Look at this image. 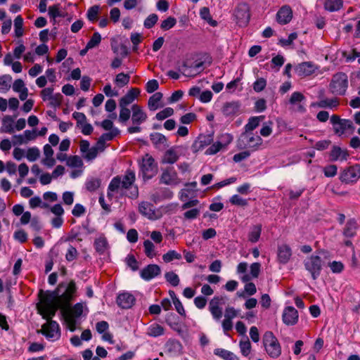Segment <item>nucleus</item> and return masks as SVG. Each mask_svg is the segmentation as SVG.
Returning a JSON list of instances; mask_svg holds the SVG:
<instances>
[{"label":"nucleus","mask_w":360,"mask_h":360,"mask_svg":"<svg viewBox=\"0 0 360 360\" xmlns=\"http://www.w3.org/2000/svg\"><path fill=\"white\" fill-rule=\"evenodd\" d=\"M63 283H60L58 288L53 291L41 290L39 296L40 302L37 304V309L39 314L44 319L49 320L53 317L58 309H61L63 311H66L62 306L59 294L61 292Z\"/></svg>","instance_id":"obj_1"},{"label":"nucleus","mask_w":360,"mask_h":360,"mask_svg":"<svg viewBox=\"0 0 360 360\" xmlns=\"http://www.w3.org/2000/svg\"><path fill=\"white\" fill-rule=\"evenodd\" d=\"M135 180V173L129 169L123 176H116L112 178L108 186V190L109 191H117L120 188L129 190V193L127 195L131 199H136L139 196V189L134 185Z\"/></svg>","instance_id":"obj_2"},{"label":"nucleus","mask_w":360,"mask_h":360,"mask_svg":"<svg viewBox=\"0 0 360 360\" xmlns=\"http://www.w3.org/2000/svg\"><path fill=\"white\" fill-rule=\"evenodd\" d=\"M262 139L252 132H243L238 139L237 146L240 149H249L251 152L257 151L262 145Z\"/></svg>","instance_id":"obj_3"},{"label":"nucleus","mask_w":360,"mask_h":360,"mask_svg":"<svg viewBox=\"0 0 360 360\" xmlns=\"http://www.w3.org/2000/svg\"><path fill=\"white\" fill-rule=\"evenodd\" d=\"M348 87L347 75L342 72L333 75L329 84V91L335 96H344Z\"/></svg>","instance_id":"obj_4"},{"label":"nucleus","mask_w":360,"mask_h":360,"mask_svg":"<svg viewBox=\"0 0 360 360\" xmlns=\"http://www.w3.org/2000/svg\"><path fill=\"white\" fill-rule=\"evenodd\" d=\"M262 342L267 354L273 359L279 357L281 354V345L271 331H266L263 335Z\"/></svg>","instance_id":"obj_5"},{"label":"nucleus","mask_w":360,"mask_h":360,"mask_svg":"<svg viewBox=\"0 0 360 360\" xmlns=\"http://www.w3.org/2000/svg\"><path fill=\"white\" fill-rule=\"evenodd\" d=\"M131 122L134 126L128 127L127 131L129 134L140 132L141 128L139 125L146 121L148 118L147 114L143 111L142 108L137 104H134L131 106Z\"/></svg>","instance_id":"obj_6"},{"label":"nucleus","mask_w":360,"mask_h":360,"mask_svg":"<svg viewBox=\"0 0 360 360\" xmlns=\"http://www.w3.org/2000/svg\"><path fill=\"white\" fill-rule=\"evenodd\" d=\"M139 166L143 178L145 180L152 179L158 173V164L155 162V159L148 153H146L143 157Z\"/></svg>","instance_id":"obj_7"},{"label":"nucleus","mask_w":360,"mask_h":360,"mask_svg":"<svg viewBox=\"0 0 360 360\" xmlns=\"http://www.w3.org/2000/svg\"><path fill=\"white\" fill-rule=\"evenodd\" d=\"M304 265L308 271L313 280H316L321 274L323 262L319 255H311L304 261Z\"/></svg>","instance_id":"obj_8"},{"label":"nucleus","mask_w":360,"mask_h":360,"mask_svg":"<svg viewBox=\"0 0 360 360\" xmlns=\"http://www.w3.org/2000/svg\"><path fill=\"white\" fill-rule=\"evenodd\" d=\"M330 122L335 134L338 136L342 135L347 129H351L353 131L355 129L352 120L341 119L337 115H333L330 117Z\"/></svg>","instance_id":"obj_9"},{"label":"nucleus","mask_w":360,"mask_h":360,"mask_svg":"<svg viewBox=\"0 0 360 360\" xmlns=\"http://www.w3.org/2000/svg\"><path fill=\"white\" fill-rule=\"evenodd\" d=\"M234 17L236 23L240 27H245L248 25L250 19V7L247 3H240L237 5L234 10Z\"/></svg>","instance_id":"obj_10"},{"label":"nucleus","mask_w":360,"mask_h":360,"mask_svg":"<svg viewBox=\"0 0 360 360\" xmlns=\"http://www.w3.org/2000/svg\"><path fill=\"white\" fill-rule=\"evenodd\" d=\"M64 284L63 288H65V291L60 295V300L62 302V306L65 309V310H68L70 307V302L73 299L74 295L77 291V287L75 282L74 281H71L68 285L63 283Z\"/></svg>","instance_id":"obj_11"},{"label":"nucleus","mask_w":360,"mask_h":360,"mask_svg":"<svg viewBox=\"0 0 360 360\" xmlns=\"http://www.w3.org/2000/svg\"><path fill=\"white\" fill-rule=\"evenodd\" d=\"M41 333L49 340H55L60 338V331L58 323L51 319L47 320L41 328Z\"/></svg>","instance_id":"obj_12"},{"label":"nucleus","mask_w":360,"mask_h":360,"mask_svg":"<svg viewBox=\"0 0 360 360\" xmlns=\"http://www.w3.org/2000/svg\"><path fill=\"white\" fill-rule=\"evenodd\" d=\"M181 182L177 172L173 167H169L162 170L160 178V183L168 186H176Z\"/></svg>","instance_id":"obj_13"},{"label":"nucleus","mask_w":360,"mask_h":360,"mask_svg":"<svg viewBox=\"0 0 360 360\" xmlns=\"http://www.w3.org/2000/svg\"><path fill=\"white\" fill-rule=\"evenodd\" d=\"M360 178V165H355L345 169L340 176L342 182L349 184L356 182Z\"/></svg>","instance_id":"obj_14"},{"label":"nucleus","mask_w":360,"mask_h":360,"mask_svg":"<svg viewBox=\"0 0 360 360\" xmlns=\"http://www.w3.org/2000/svg\"><path fill=\"white\" fill-rule=\"evenodd\" d=\"M213 141L212 134H200L191 146L193 153H197Z\"/></svg>","instance_id":"obj_15"},{"label":"nucleus","mask_w":360,"mask_h":360,"mask_svg":"<svg viewBox=\"0 0 360 360\" xmlns=\"http://www.w3.org/2000/svg\"><path fill=\"white\" fill-rule=\"evenodd\" d=\"M222 300V297H214L210 300L209 304V310L216 321H219L223 315L222 309L219 307L220 304L224 303Z\"/></svg>","instance_id":"obj_16"},{"label":"nucleus","mask_w":360,"mask_h":360,"mask_svg":"<svg viewBox=\"0 0 360 360\" xmlns=\"http://www.w3.org/2000/svg\"><path fill=\"white\" fill-rule=\"evenodd\" d=\"M282 319L287 326H294L298 321V312L293 307H287L284 309Z\"/></svg>","instance_id":"obj_17"},{"label":"nucleus","mask_w":360,"mask_h":360,"mask_svg":"<svg viewBox=\"0 0 360 360\" xmlns=\"http://www.w3.org/2000/svg\"><path fill=\"white\" fill-rule=\"evenodd\" d=\"M292 18V11L290 6H283L276 13V20L281 25H286Z\"/></svg>","instance_id":"obj_18"},{"label":"nucleus","mask_w":360,"mask_h":360,"mask_svg":"<svg viewBox=\"0 0 360 360\" xmlns=\"http://www.w3.org/2000/svg\"><path fill=\"white\" fill-rule=\"evenodd\" d=\"M240 103L239 101L226 102L224 104L221 111L224 116L234 117L240 114Z\"/></svg>","instance_id":"obj_19"},{"label":"nucleus","mask_w":360,"mask_h":360,"mask_svg":"<svg viewBox=\"0 0 360 360\" xmlns=\"http://www.w3.org/2000/svg\"><path fill=\"white\" fill-rule=\"evenodd\" d=\"M221 138L224 139L225 143H223L221 141L214 142L206 150L205 153L206 155H214L229 145L233 140V137L229 134L223 135Z\"/></svg>","instance_id":"obj_20"},{"label":"nucleus","mask_w":360,"mask_h":360,"mask_svg":"<svg viewBox=\"0 0 360 360\" xmlns=\"http://www.w3.org/2000/svg\"><path fill=\"white\" fill-rule=\"evenodd\" d=\"M134 296L129 292H122L117 295L116 302L122 309H129L135 303Z\"/></svg>","instance_id":"obj_21"},{"label":"nucleus","mask_w":360,"mask_h":360,"mask_svg":"<svg viewBox=\"0 0 360 360\" xmlns=\"http://www.w3.org/2000/svg\"><path fill=\"white\" fill-rule=\"evenodd\" d=\"M161 273L160 267L158 264H148L140 272L141 277L145 281H150Z\"/></svg>","instance_id":"obj_22"},{"label":"nucleus","mask_w":360,"mask_h":360,"mask_svg":"<svg viewBox=\"0 0 360 360\" xmlns=\"http://www.w3.org/2000/svg\"><path fill=\"white\" fill-rule=\"evenodd\" d=\"M316 69V67L312 62H303L295 67V71L298 76L307 77L313 74Z\"/></svg>","instance_id":"obj_23"},{"label":"nucleus","mask_w":360,"mask_h":360,"mask_svg":"<svg viewBox=\"0 0 360 360\" xmlns=\"http://www.w3.org/2000/svg\"><path fill=\"white\" fill-rule=\"evenodd\" d=\"M349 153L347 149H342L340 146H333L329 154L330 161L347 160Z\"/></svg>","instance_id":"obj_24"},{"label":"nucleus","mask_w":360,"mask_h":360,"mask_svg":"<svg viewBox=\"0 0 360 360\" xmlns=\"http://www.w3.org/2000/svg\"><path fill=\"white\" fill-rule=\"evenodd\" d=\"M150 139L154 146L158 149L163 150L169 146L167 139L160 133H151L150 134Z\"/></svg>","instance_id":"obj_25"},{"label":"nucleus","mask_w":360,"mask_h":360,"mask_svg":"<svg viewBox=\"0 0 360 360\" xmlns=\"http://www.w3.org/2000/svg\"><path fill=\"white\" fill-rule=\"evenodd\" d=\"M139 211L142 215L146 217L149 219H157L153 209V205L150 202L145 201L141 202L139 205Z\"/></svg>","instance_id":"obj_26"},{"label":"nucleus","mask_w":360,"mask_h":360,"mask_svg":"<svg viewBox=\"0 0 360 360\" xmlns=\"http://www.w3.org/2000/svg\"><path fill=\"white\" fill-rule=\"evenodd\" d=\"M292 256L291 248L288 245H281L278 248V259L281 264H286Z\"/></svg>","instance_id":"obj_27"},{"label":"nucleus","mask_w":360,"mask_h":360,"mask_svg":"<svg viewBox=\"0 0 360 360\" xmlns=\"http://www.w3.org/2000/svg\"><path fill=\"white\" fill-rule=\"evenodd\" d=\"M324 8L330 12L339 11L343 6L342 0H322Z\"/></svg>","instance_id":"obj_28"},{"label":"nucleus","mask_w":360,"mask_h":360,"mask_svg":"<svg viewBox=\"0 0 360 360\" xmlns=\"http://www.w3.org/2000/svg\"><path fill=\"white\" fill-rule=\"evenodd\" d=\"M356 221L354 219H349L344 229L343 235L347 238H352L356 235Z\"/></svg>","instance_id":"obj_29"},{"label":"nucleus","mask_w":360,"mask_h":360,"mask_svg":"<svg viewBox=\"0 0 360 360\" xmlns=\"http://www.w3.org/2000/svg\"><path fill=\"white\" fill-rule=\"evenodd\" d=\"M13 118L10 115H6L2 120V127L0 128L1 133L13 134L14 129L13 127Z\"/></svg>","instance_id":"obj_30"},{"label":"nucleus","mask_w":360,"mask_h":360,"mask_svg":"<svg viewBox=\"0 0 360 360\" xmlns=\"http://www.w3.org/2000/svg\"><path fill=\"white\" fill-rule=\"evenodd\" d=\"M179 159V155L173 148L167 150L162 159V164H174Z\"/></svg>","instance_id":"obj_31"},{"label":"nucleus","mask_w":360,"mask_h":360,"mask_svg":"<svg viewBox=\"0 0 360 360\" xmlns=\"http://www.w3.org/2000/svg\"><path fill=\"white\" fill-rule=\"evenodd\" d=\"M262 233V225L257 224L251 227L248 233V240L251 243H256L259 240Z\"/></svg>","instance_id":"obj_32"},{"label":"nucleus","mask_w":360,"mask_h":360,"mask_svg":"<svg viewBox=\"0 0 360 360\" xmlns=\"http://www.w3.org/2000/svg\"><path fill=\"white\" fill-rule=\"evenodd\" d=\"M339 105V99L337 98H326L319 101L316 105L321 108H333L338 107Z\"/></svg>","instance_id":"obj_33"},{"label":"nucleus","mask_w":360,"mask_h":360,"mask_svg":"<svg viewBox=\"0 0 360 360\" xmlns=\"http://www.w3.org/2000/svg\"><path fill=\"white\" fill-rule=\"evenodd\" d=\"M214 354L220 356L224 360H238V356L233 352L221 348H217L214 350Z\"/></svg>","instance_id":"obj_34"},{"label":"nucleus","mask_w":360,"mask_h":360,"mask_svg":"<svg viewBox=\"0 0 360 360\" xmlns=\"http://www.w3.org/2000/svg\"><path fill=\"white\" fill-rule=\"evenodd\" d=\"M101 184V179L96 177H90L85 182V187L89 192H94L97 190Z\"/></svg>","instance_id":"obj_35"},{"label":"nucleus","mask_w":360,"mask_h":360,"mask_svg":"<svg viewBox=\"0 0 360 360\" xmlns=\"http://www.w3.org/2000/svg\"><path fill=\"white\" fill-rule=\"evenodd\" d=\"M108 243L107 239L105 237H100L98 238L95 239L94 240V247L98 253L100 255H103L107 248Z\"/></svg>","instance_id":"obj_36"},{"label":"nucleus","mask_w":360,"mask_h":360,"mask_svg":"<svg viewBox=\"0 0 360 360\" xmlns=\"http://www.w3.org/2000/svg\"><path fill=\"white\" fill-rule=\"evenodd\" d=\"M263 116L252 117L248 120V122L245 126V132H252L259 124Z\"/></svg>","instance_id":"obj_37"},{"label":"nucleus","mask_w":360,"mask_h":360,"mask_svg":"<svg viewBox=\"0 0 360 360\" xmlns=\"http://www.w3.org/2000/svg\"><path fill=\"white\" fill-rule=\"evenodd\" d=\"M162 98V94L157 92L151 96L148 101V105L150 110H155L158 108V103L161 101Z\"/></svg>","instance_id":"obj_38"},{"label":"nucleus","mask_w":360,"mask_h":360,"mask_svg":"<svg viewBox=\"0 0 360 360\" xmlns=\"http://www.w3.org/2000/svg\"><path fill=\"white\" fill-rule=\"evenodd\" d=\"M200 15L202 19L205 20L212 27H216L217 25V22L212 19L210 9L207 7H202L200 11Z\"/></svg>","instance_id":"obj_39"},{"label":"nucleus","mask_w":360,"mask_h":360,"mask_svg":"<svg viewBox=\"0 0 360 360\" xmlns=\"http://www.w3.org/2000/svg\"><path fill=\"white\" fill-rule=\"evenodd\" d=\"M163 333L164 328L158 323H153L148 328L147 334L151 337H158L163 335Z\"/></svg>","instance_id":"obj_40"},{"label":"nucleus","mask_w":360,"mask_h":360,"mask_svg":"<svg viewBox=\"0 0 360 360\" xmlns=\"http://www.w3.org/2000/svg\"><path fill=\"white\" fill-rule=\"evenodd\" d=\"M130 75L124 72L119 73L116 75L115 83L120 87H122L129 84Z\"/></svg>","instance_id":"obj_41"},{"label":"nucleus","mask_w":360,"mask_h":360,"mask_svg":"<svg viewBox=\"0 0 360 360\" xmlns=\"http://www.w3.org/2000/svg\"><path fill=\"white\" fill-rule=\"evenodd\" d=\"M23 18L21 15H18L14 20L15 34L17 37H20L23 34Z\"/></svg>","instance_id":"obj_42"},{"label":"nucleus","mask_w":360,"mask_h":360,"mask_svg":"<svg viewBox=\"0 0 360 360\" xmlns=\"http://www.w3.org/2000/svg\"><path fill=\"white\" fill-rule=\"evenodd\" d=\"M120 115L118 120L122 124H125L130 118L131 110L127 107L119 106Z\"/></svg>","instance_id":"obj_43"},{"label":"nucleus","mask_w":360,"mask_h":360,"mask_svg":"<svg viewBox=\"0 0 360 360\" xmlns=\"http://www.w3.org/2000/svg\"><path fill=\"white\" fill-rule=\"evenodd\" d=\"M12 77L9 75H4L0 77V90L7 91L11 88Z\"/></svg>","instance_id":"obj_44"},{"label":"nucleus","mask_w":360,"mask_h":360,"mask_svg":"<svg viewBox=\"0 0 360 360\" xmlns=\"http://www.w3.org/2000/svg\"><path fill=\"white\" fill-rule=\"evenodd\" d=\"M239 346L242 354L245 356H248L251 351V343L248 337L245 340L240 341Z\"/></svg>","instance_id":"obj_45"},{"label":"nucleus","mask_w":360,"mask_h":360,"mask_svg":"<svg viewBox=\"0 0 360 360\" xmlns=\"http://www.w3.org/2000/svg\"><path fill=\"white\" fill-rule=\"evenodd\" d=\"M181 258V254L175 250H169L162 256V259L165 262H170L174 259H180Z\"/></svg>","instance_id":"obj_46"},{"label":"nucleus","mask_w":360,"mask_h":360,"mask_svg":"<svg viewBox=\"0 0 360 360\" xmlns=\"http://www.w3.org/2000/svg\"><path fill=\"white\" fill-rule=\"evenodd\" d=\"M67 165L71 167H81L83 162L78 155H72L68 158Z\"/></svg>","instance_id":"obj_47"},{"label":"nucleus","mask_w":360,"mask_h":360,"mask_svg":"<svg viewBox=\"0 0 360 360\" xmlns=\"http://www.w3.org/2000/svg\"><path fill=\"white\" fill-rule=\"evenodd\" d=\"M101 41V36L98 32H94L90 40L87 42V49H93L98 46Z\"/></svg>","instance_id":"obj_48"},{"label":"nucleus","mask_w":360,"mask_h":360,"mask_svg":"<svg viewBox=\"0 0 360 360\" xmlns=\"http://www.w3.org/2000/svg\"><path fill=\"white\" fill-rule=\"evenodd\" d=\"M39 155L40 152L37 147L30 148L26 153V158L30 162H34L37 160Z\"/></svg>","instance_id":"obj_49"},{"label":"nucleus","mask_w":360,"mask_h":360,"mask_svg":"<svg viewBox=\"0 0 360 360\" xmlns=\"http://www.w3.org/2000/svg\"><path fill=\"white\" fill-rule=\"evenodd\" d=\"M165 277L166 281L172 286H177L179 283V278L178 275L173 271L167 272Z\"/></svg>","instance_id":"obj_50"},{"label":"nucleus","mask_w":360,"mask_h":360,"mask_svg":"<svg viewBox=\"0 0 360 360\" xmlns=\"http://www.w3.org/2000/svg\"><path fill=\"white\" fill-rule=\"evenodd\" d=\"M99 8L98 5L93 6L89 8L86 15L89 21L94 22L97 19Z\"/></svg>","instance_id":"obj_51"},{"label":"nucleus","mask_w":360,"mask_h":360,"mask_svg":"<svg viewBox=\"0 0 360 360\" xmlns=\"http://www.w3.org/2000/svg\"><path fill=\"white\" fill-rule=\"evenodd\" d=\"M229 201L232 205L241 207H246L248 205V200L246 199L241 198L240 195L237 194L233 195L230 198Z\"/></svg>","instance_id":"obj_52"},{"label":"nucleus","mask_w":360,"mask_h":360,"mask_svg":"<svg viewBox=\"0 0 360 360\" xmlns=\"http://www.w3.org/2000/svg\"><path fill=\"white\" fill-rule=\"evenodd\" d=\"M174 114L173 108L167 107L164 110L158 112L155 115V118L158 120H163L168 117L172 116Z\"/></svg>","instance_id":"obj_53"},{"label":"nucleus","mask_w":360,"mask_h":360,"mask_svg":"<svg viewBox=\"0 0 360 360\" xmlns=\"http://www.w3.org/2000/svg\"><path fill=\"white\" fill-rule=\"evenodd\" d=\"M176 23L175 18L169 16L161 23L160 27L163 30H168L172 28Z\"/></svg>","instance_id":"obj_54"},{"label":"nucleus","mask_w":360,"mask_h":360,"mask_svg":"<svg viewBox=\"0 0 360 360\" xmlns=\"http://www.w3.org/2000/svg\"><path fill=\"white\" fill-rule=\"evenodd\" d=\"M144 252L147 257L152 258L154 257L155 254L153 253L155 246L153 243L149 240H146L143 242Z\"/></svg>","instance_id":"obj_55"},{"label":"nucleus","mask_w":360,"mask_h":360,"mask_svg":"<svg viewBox=\"0 0 360 360\" xmlns=\"http://www.w3.org/2000/svg\"><path fill=\"white\" fill-rule=\"evenodd\" d=\"M158 16L155 13L150 14L144 20L143 25L146 28H152L158 22Z\"/></svg>","instance_id":"obj_56"},{"label":"nucleus","mask_w":360,"mask_h":360,"mask_svg":"<svg viewBox=\"0 0 360 360\" xmlns=\"http://www.w3.org/2000/svg\"><path fill=\"white\" fill-rule=\"evenodd\" d=\"M305 100V96L299 91L293 92L289 99V103L291 105H296Z\"/></svg>","instance_id":"obj_57"},{"label":"nucleus","mask_w":360,"mask_h":360,"mask_svg":"<svg viewBox=\"0 0 360 360\" xmlns=\"http://www.w3.org/2000/svg\"><path fill=\"white\" fill-rule=\"evenodd\" d=\"M78 252L72 245H70L65 255V259L68 262H72L77 259Z\"/></svg>","instance_id":"obj_58"},{"label":"nucleus","mask_w":360,"mask_h":360,"mask_svg":"<svg viewBox=\"0 0 360 360\" xmlns=\"http://www.w3.org/2000/svg\"><path fill=\"white\" fill-rule=\"evenodd\" d=\"M266 86V81L264 78L257 79L253 84V89L256 92H260L263 91Z\"/></svg>","instance_id":"obj_59"},{"label":"nucleus","mask_w":360,"mask_h":360,"mask_svg":"<svg viewBox=\"0 0 360 360\" xmlns=\"http://www.w3.org/2000/svg\"><path fill=\"white\" fill-rule=\"evenodd\" d=\"M126 262L129 267L134 271L139 269L138 262L133 255H129L126 258Z\"/></svg>","instance_id":"obj_60"},{"label":"nucleus","mask_w":360,"mask_h":360,"mask_svg":"<svg viewBox=\"0 0 360 360\" xmlns=\"http://www.w3.org/2000/svg\"><path fill=\"white\" fill-rule=\"evenodd\" d=\"M328 266L334 274H340L344 269V264L341 262L333 261V262H329Z\"/></svg>","instance_id":"obj_61"},{"label":"nucleus","mask_w":360,"mask_h":360,"mask_svg":"<svg viewBox=\"0 0 360 360\" xmlns=\"http://www.w3.org/2000/svg\"><path fill=\"white\" fill-rule=\"evenodd\" d=\"M342 56L345 58L346 60L349 62L354 60L356 58L360 57V52L354 49L349 53L344 51L342 53Z\"/></svg>","instance_id":"obj_62"},{"label":"nucleus","mask_w":360,"mask_h":360,"mask_svg":"<svg viewBox=\"0 0 360 360\" xmlns=\"http://www.w3.org/2000/svg\"><path fill=\"white\" fill-rule=\"evenodd\" d=\"M71 315L75 318L79 317L83 312V305L81 303L75 304L70 311Z\"/></svg>","instance_id":"obj_63"},{"label":"nucleus","mask_w":360,"mask_h":360,"mask_svg":"<svg viewBox=\"0 0 360 360\" xmlns=\"http://www.w3.org/2000/svg\"><path fill=\"white\" fill-rule=\"evenodd\" d=\"M158 88L159 84L156 79L149 80L146 85V90L149 94L155 91L156 90L158 89Z\"/></svg>","instance_id":"obj_64"}]
</instances>
